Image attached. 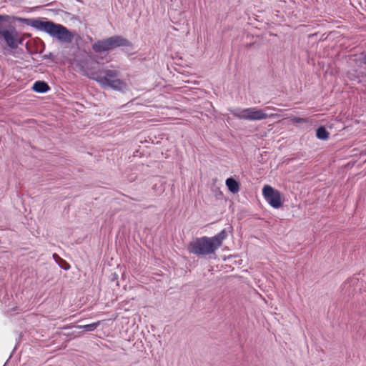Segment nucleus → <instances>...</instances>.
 <instances>
[{
  "label": "nucleus",
  "instance_id": "f257e3e1",
  "mask_svg": "<svg viewBox=\"0 0 366 366\" xmlns=\"http://www.w3.org/2000/svg\"><path fill=\"white\" fill-rule=\"evenodd\" d=\"M86 75L97 81L101 86L117 91L127 89V84L119 78V71L115 69H104L98 71L88 69Z\"/></svg>",
  "mask_w": 366,
  "mask_h": 366
},
{
  "label": "nucleus",
  "instance_id": "f03ea898",
  "mask_svg": "<svg viewBox=\"0 0 366 366\" xmlns=\"http://www.w3.org/2000/svg\"><path fill=\"white\" fill-rule=\"evenodd\" d=\"M227 234L224 229L212 237H203L193 240L188 247L190 253L206 255L214 253L222 244Z\"/></svg>",
  "mask_w": 366,
  "mask_h": 366
},
{
  "label": "nucleus",
  "instance_id": "7ed1b4c3",
  "mask_svg": "<svg viewBox=\"0 0 366 366\" xmlns=\"http://www.w3.org/2000/svg\"><path fill=\"white\" fill-rule=\"evenodd\" d=\"M274 108L267 107L264 109L259 107L236 108L230 110L231 113L237 118L247 121H260L273 117V114H268Z\"/></svg>",
  "mask_w": 366,
  "mask_h": 366
},
{
  "label": "nucleus",
  "instance_id": "20e7f679",
  "mask_svg": "<svg viewBox=\"0 0 366 366\" xmlns=\"http://www.w3.org/2000/svg\"><path fill=\"white\" fill-rule=\"evenodd\" d=\"M130 43L121 36H114L93 44L92 48L96 52H101L114 49L119 46H129Z\"/></svg>",
  "mask_w": 366,
  "mask_h": 366
},
{
  "label": "nucleus",
  "instance_id": "39448f33",
  "mask_svg": "<svg viewBox=\"0 0 366 366\" xmlns=\"http://www.w3.org/2000/svg\"><path fill=\"white\" fill-rule=\"evenodd\" d=\"M266 201L274 208L278 209L282 204V194L269 185H266L262 190Z\"/></svg>",
  "mask_w": 366,
  "mask_h": 366
},
{
  "label": "nucleus",
  "instance_id": "423d86ee",
  "mask_svg": "<svg viewBox=\"0 0 366 366\" xmlns=\"http://www.w3.org/2000/svg\"><path fill=\"white\" fill-rule=\"evenodd\" d=\"M32 26L40 31L49 34L51 36L54 38L61 24H55L52 21L36 19L34 20Z\"/></svg>",
  "mask_w": 366,
  "mask_h": 366
},
{
  "label": "nucleus",
  "instance_id": "0eeeda50",
  "mask_svg": "<svg viewBox=\"0 0 366 366\" xmlns=\"http://www.w3.org/2000/svg\"><path fill=\"white\" fill-rule=\"evenodd\" d=\"M54 38L64 43H71L74 39V34L69 31L65 26L61 24Z\"/></svg>",
  "mask_w": 366,
  "mask_h": 366
},
{
  "label": "nucleus",
  "instance_id": "6e6552de",
  "mask_svg": "<svg viewBox=\"0 0 366 366\" xmlns=\"http://www.w3.org/2000/svg\"><path fill=\"white\" fill-rule=\"evenodd\" d=\"M49 87L44 81H36L33 85V89L39 93H44L49 90Z\"/></svg>",
  "mask_w": 366,
  "mask_h": 366
},
{
  "label": "nucleus",
  "instance_id": "1a4fd4ad",
  "mask_svg": "<svg viewBox=\"0 0 366 366\" xmlns=\"http://www.w3.org/2000/svg\"><path fill=\"white\" fill-rule=\"evenodd\" d=\"M316 136L320 139L326 140L329 138V132L324 127H320L317 130Z\"/></svg>",
  "mask_w": 366,
  "mask_h": 366
},
{
  "label": "nucleus",
  "instance_id": "9d476101",
  "mask_svg": "<svg viewBox=\"0 0 366 366\" xmlns=\"http://www.w3.org/2000/svg\"><path fill=\"white\" fill-rule=\"evenodd\" d=\"M99 325V322H94V323L89 324V325H81V326H79L78 327L80 329H84L86 331H93L97 327V326Z\"/></svg>",
  "mask_w": 366,
  "mask_h": 366
},
{
  "label": "nucleus",
  "instance_id": "9b49d317",
  "mask_svg": "<svg viewBox=\"0 0 366 366\" xmlns=\"http://www.w3.org/2000/svg\"><path fill=\"white\" fill-rule=\"evenodd\" d=\"M226 187L233 194L238 192L239 190V184H226Z\"/></svg>",
  "mask_w": 366,
  "mask_h": 366
},
{
  "label": "nucleus",
  "instance_id": "f8f14e48",
  "mask_svg": "<svg viewBox=\"0 0 366 366\" xmlns=\"http://www.w3.org/2000/svg\"><path fill=\"white\" fill-rule=\"evenodd\" d=\"M292 121L294 122V123H305V122H307V119H304V118H300V117H293L292 119Z\"/></svg>",
  "mask_w": 366,
  "mask_h": 366
},
{
  "label": "nucleus",
  "instance_id": "ddd939ff",
  "mask_svg": "<svg viewBox=\"0 0 366 366\" xmlns=\"http://www.w3.org/2000/svg\"><path fill=\"white\" fill-rule=\"evenodd\" d=\"M225 183H237L233 178L227 179Z\"/></svg>",
  "mask_w": 366,
  "mask_h": 366
},
{
  "label": "nucleus",
  "instance_id": "4468645a",
  "mask_svg": "<svg viewBox=\"0 0 366 366\" xmlns=\"http://www.w3.org/2000/svg\"><path fill=\"white\" fill-rule=\"evenodd\" d=\"M6 16L0 15V22L6 20Z\"/></svg>",
  "mask_w": 366,
  "mask_h": 366
}]
</instances>
